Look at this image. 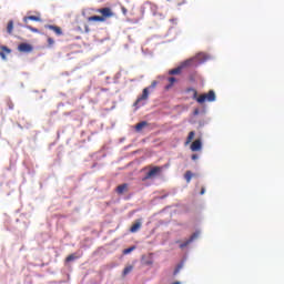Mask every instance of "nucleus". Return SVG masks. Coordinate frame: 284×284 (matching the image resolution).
<instances>
[{
	"mask_svg": "<svg viewBox=\"0 0 284 284\" xmlns=\"http://www.w3.org/2000/svg\"><path fill=\"white\" fill-rule=\"evenodd\" d=\"M48 44L49 47H52L54 44V40L52 38H48Z\"/></svg>",
	"mask_w": 284,
	"mask_h": 284,
	"instance_id": "nucleus-25",
	"label": "nucleus"
},
{
	"mask_svg": "<svg viewBox=\"0 0 284 284\" xmlns=\"http://www.w3.org/2000/svg\"><path fill=\"white\" fill-rule=\"evenodd\" d=\"M116 194L122 195L124 193L129 192V184L128 183H122L116 186L115 189Z\"/></svg>",
	"mask_w": 284,
	"mask_h": 284,
	"instance_id": "nucleus-10",
	"label": "nucleus"
},
{
	"mask_svg": "<svg viewBox=\"0 0 284 284\" xmlns=\"http://www.w3.org/2000/svg\"><path fill=\"white\" fill-rule=\"evenodd\" d=\"M184 178H185V181H186L187 183H190V182H191V179L193 178L192 172H191V171H186Z\"/></svg>",
	"mask_w": 284,
	"mask_h": 284,
	"instance_id": "nucleus-18",
	"label": "nucleus"
},
{
	"mask_svg": "<svg viewBox=\"0 0 284 284\" xmlns=\"http://www.w3.org/2000/svg\"><path fill=\"white\" fill-rule=\"evenodd\" d=\"M141 227H142V222H141V220H138V221L131 226L130 232H131L132 234H135V233L139 232V230H141Z\"/></svg>",
	"mask_w": 284,
	"mask_h": 284,
	"instance_id": "nucleus-11",
	"label": "nucleus"
},
{
	"mask_svg": "<svg viewBox=\"0 0 284 284\" xmlns=\"http://www.w3.org/2000/svg\"><path fill=\"white\" fill-rule=\"evenodd\" d=\"M14 29V22L12 20L7 23V34L12 36Z\"/></svg>",
	"mask_w": 284,
	"mask_h": 284,
	"instance_id": "nucleus-14",
	"label": "nucleus"
},
{
	"mask_svg": "<svg viewBox=\"0 0 284 284\" xmlns=\"http://www.w3.org/2000/svg\"><path fill=\"white\" fill-rule=\"evenodd\" d=\"M17 50L20 53H32L34 51V47L31 43L21 42L18 44Z\"/></svg>",
	"mask_w": 284,
	"mask_h": 284,
	"instance_id": "nucleus-2",
	"label": "nucleus"
},
{
	"mask_svg": "<svg viewBox=\"0 0 284 284\" xmlns=\"http://www.w3.org/2000/svg\"><path fill=\"white\" fill-rule=\"evenodd\" d=\"M161 171H162V170L160 169V166H154V168H152V169L145 174V176H144V179H142V181L150 180V179H152V178L159 175V174L161 173Z\"/></svg>",
	"mask_w": 284,
	"mask_h": 284,
	"instance_id": "nucleus-4",
	"label": "nucleus"
},
{
	"mask_svg": "<svg viewBox=\"0 0 284 284\" xmlns=\"http://www.w3.org/2000/svg\"><path fill=\"white\" fill-rule=\"evenodd\" d=\"M0 57L2 60H7V55L12 53V50L7 45H1Z\"/></svg>",
	"mask_w": 284,
	"mask_h": 284,
	"instance_id": "nucleus-9",
	"label": "nucleus"
},
{
	"mask_svg": "<svg viewBox=\"0 0 284 284\" xmlns=\"http://www.w3.org/2000/svg\"><path fill=\"white\" fill-rule=\"evenodd\" d=\"M75 258H77V256H75L74 254H70V255L67 256L65 262H67V263H70V262H72V261H74Z\"/></svg>",
	"mask_w": 284,
	"mask_h": 284,
	"instance_id": "nucleus-24",
	"label": "nucleus"
},
{
	"mask_svg": "<svg viewBox=\"0 0 284 284\" xmlns=\"http://www.w3.org/2000/svg\"><path fill=\"white\" fill-rule=\"evenodd\" d=\"M134 250H135V246L128 247V248H125V250L123 251V254H124V255H128V254L132 253Z\"/></svg>",
	"mask_w": 284,
	"mask_h": 284,
	"instance_id": "nucleus-20",
	"label": "nucleus"
},
{
	"mask_svg": "<svg viewBox=\"0 0 284 284\" xmlns=\"http://www.w3.org/2000/svg\"><path fill=\"white\" fill-rule=\"evenodd\" d=\"M121 10H122L124 16L128 13V10L124 7H122Z\"/></svg>",
	"mask_w": 284,
	"mask_h": 284,
	"instance_id": "nucleus-27",
	"label": "nucleus"
},
{
	"mask_svg": "<svg viewBox=\"0 0 284 284\" xmlns=\"http://www.w3.org/2000/svg\"><path fill=\"white\" fill-rule=\"evenodd\" d=\"M168 81H169L170 84L165 87V90H171V88L175 84L176 79L175 78H169Z\"/></svg>",
	"mask_w": 284,
	"mask_h": 284,
	"instance_id": "nucleus-17",
	"label": "nucleus"
},
{
	"mask_svg": "<svg viewBox=\"0 0 284 284\" xmlns=\"http://www.w3.org/2000/svg\"><path fill=\"white\" fill-rule=\"evenodd\" d=\"M45 29L55 33L57 37H62L63 36L62 29L58 26L47 24Z\"/></svg>",
	"mask_w": 284,
	"mask_h": 284,
	"instance_id": "nucleus-7",
	"label": "nucleus"
},
{
	"mask_svg": "<svg viewBox=\"0 0 284 284\" xmlns=\"http://www.w3.org/2000/svg\"><path fill=\"white\" fill-rule=\"evenodd\" d=\"M148 125L146 121H140L139 124H136L135 130L138 132H140L141 130H143L145 126Z\"/></svg>",
	"mask_w": 284,
	"mask_h": 284,
	"instance_id": "nucleus-16",
	"label": "nucleus"
},
{
	"mask_svg": "<svg viewBox=\"0 0 284 284\" xmlns=\"http://www.w3.org/2000/svg\"><path fill=\"white\" fill-rule=\"evenodd\" d=\"M88 21H99L100 23H103L104 18H102L101 16H93V17H89Z\"/></svg>",
	"mask_w": 284,
	"mask_h": 284,
	"instance_id": "nucleus-15",
	"label": "nucleus"
},
{
	"mask_svg": "<svg viewBox=\"0 0 284 284\" xmlns=\"http://www.w3.org/2000/svg\"><path fill=\"white\" fill-rule=\"evenodd\" d=\"M197 159H199V155H197V154H193V155H192V160H193V161H196Z\"/></svg>",
	"mask_w": 284,
	"mask_h": 284,
	"instance_id": "nucleus-26",
	"label": "nucleus"
},
{
	"mask_svg": "<svg viewBox=\"0 0 284 284\" xmlns=\"http://www.w3.org/2000/svg\"><path fill=\"white\" fill-rule=\"evenodd\" d=\"M7 108H9V110H13L14 109V103L12 102V100H7Z\"/></svg>",
	"mask_w": 284,
	"mask_h": 284,
	"instance_id": "nucleus-23",
	"label": "nucleus"
},
{
	"mask_svg": "<svg viewBox=\"0 0 284 284\" xmlns=\"http://www.w3.org/2000/svg\"><path fill=\"white\" fill-rule=\"evenodd\" d=\"M194 136H195V132H190L189 133V136H187V139H186V144H189V143H191L192 142V140L194 139Z\"/></svg>",
	"mask_w": 284,
	"mask_h": 284,
	"instance_id": "nucleus-19",
	"label": "nucleus"
},
{
	"mask_svg": "<svg viewBox=\"0 0 284 284\" xmlns=\"http://www.w3.org/2000/svg\"><path fill=\"white\" fill-rule=\"evenodd\" d=\"M26 29L29 30V31H31V32H33V33H39V29L33 28V27H31V26H26Z\"/></svg>",
	"mask_w": 284,
	"mask_h": 284,
	"instance_id": "nucleus-22",
	"label": "nucleus"
},
{
	"mask_svg": "<svg viewBox=\"0 0 284 284\" xmlns=\"http://www.w3.org/2000/svg\"><path fill=\"white\" fill-rule=\"evenodd\" d=\"M29 20H31V21H41V17L40 16L23 17V23H29Z\"/></svg>",
	"mask_w": 284,
	"mask_h": 284,
	"instance_id": "nucleus-13",
	"label": "nucleus"
},
{
	"mask_svg": "<svg viewBox=\"0 0 284 284\" xmlns=\"http://www.w3.org/2000/svg\"><path fill=\"white\" fill-rule=\"evenodd\" d=\"M186 92H192L193 100L197 101L199 104H204L205 102L212 103L216 101V94L214 90L209 91V93L201 94L197 97V91L193 88L186 90Z\"/></svg>",
	"mask_w": 284,
	"mask_h": 284,
	"instance_id": "nucleus-1",
	"label": "nucleus"
},
{
	"mask_svg": "<svg viewBox=\"0 0 284 284\" xmlns=\"http://www.w3.org/2000/svg\"><path fill=\"white\" fill-rule=\"evenodd\" d=\"M133 271V266H128L124 268L123 271V276H126L129 273H131Z\"/></svg>",
	"mask_w": 284,
	"mask_h": 284,
	"instance_id": "nucleus-21",
	"label": "nucleus"
},
{
	"mask_svg": "<svg viewBox=\"0 0 284 284\" xmlns=\"http://www.w3.org/2000/svg\"><path fill=\"white\" fill-rule=\"evenodd\" d=\"M193 62H194L193 59L187 60V61L183 62V63L181 64V67H178V68H175V69L170 70V71H169V74H171V75L180 74L181 71H182V69L187 68V67H191Z\"/></svg>",
	"mask_w": 284,
	"mask_h": 284,
	"instance_id": "nucleus-3",
	"label": "nucleus"
},
{
	"mask_svg": "<svg viewBox=\"0 0 284 284\" xmlns=\"http://www.w3.org/2000/svg\"><path fill=\"white\" fill-rule=\"evenodd\" d=\"M97 12L102 14L101 17L104 18V21L108 18H112L114 16V13L112 12V9H110V8L98 9Z\"/></svg>",
	"mask_w": 284,
	"mask_h": 284,
	"instance_id": "nucleus-6",
	"label": "nucleus"
},
{
	"mask_svg": "<svg viewBox=\"0 0 284 284\" xmlns=\"http://www.w3.org/2000/svg\"><path fill=\"white\" fill-rule=\"evenodd\" d=\"M202 149V142L201 140H195L192 145H191V150L192 151H200Z\"/></svg>",
	"mask_w": 284,
	"mask_h": 284,
	"instance_id": "nucleus-12",
	"label": "nucleus"
},
{
	"mask_svg": "<svg viewBox=\"0 0 284 284\" xmlns=\"http://www.w3.org/2000/svg\"><path fill=\"white\" fill-rule=\"evenodd\" d=\"M204 193H205V187H202L201 195H203Z\"/></svg>",
	"mask_w": 284,
	"mask_h": 284,
	"instance_id": "nucleus-29",
	"label": "nucleus"
},
{
	"mask_svg": "<svg viewBox=\"0 0 284 284\" xmlns=\"http://www.w3.org/2000/svg\"><path fill=\"white\" fill-rule=\"evenodd\" d=\"M156 84H158V82H156V81H153V82L151 83V88H155Z\"/></svg>",
	"mask_w": 284,
	"mask_h": 284,
	"instance_id": "nucleus-28",
	"label": "nucleus"
},
{
	"mask_svg": "<svg viewBox=\"0 0 284 284\" xmlns=\"http://www.w3.org/2000/svg\"><path fill=\"white\" fill-rule=\"evenodd\" d=\"M200 236V232H195L191 235V237L189 240H186L184 243H181L180 244V248L183 250L185 248L186 246H189L192 242H194L195 240H197Z\"/></svg>",
	"mask_w": 284,
	"mask_h": 284,
	"instance_id": "nucleus-5",
	"label": "nucleus"
},
{
	"mask_svg": "<svg viewBox=\"0 0 284 284\" xmlns=\"http://www.w3.org/2000/svg\"><path fill=\"white\" fill-rule=\"evenodd\" d=\"M149 88H144V90H142V95H140L135 102V105H139L142 101H148L149 100Z\"/></svg>",
	"mask_w": 284,
	"mask_h": 284,
	"instance_id": "nucleus-8",
	"label": "nucleus"
},
{
	"mask_svg": "<svg viewBox=\"0 0 284 284\" xmlns=\"http://www.w3.org/2000/svg\"><path fill=\"white\" fill-rule=\"evenodd\" d=\"M146 264H148V265H151V264H152V262H146Z\"/></svg>",
	"mask_w": 284,
	"mask_h": 284,
	"instance_id": "nucleus-30",
	"label": "nucleus"
}]
</instances>
